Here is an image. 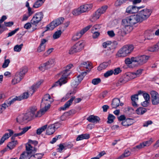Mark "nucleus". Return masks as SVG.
Listing matches in <instances>:
<instances>
[{
	"instance_id": "f257e3e1",
	"label": "nucleus",
	"mask_w": 159,
	"mask_h": 159,
	"mask_svg": "<svg viewBox=\"0 0 159 159\" xmlns=\"http://www.w3.org/2000/svg\"><path fill=\"white\" fill-rule=\"evenodd\" d=\"M72 66L73 65L70 64L66 67L65 70L61 73L62 75L60 79L53 85L51 88L59 85L61 86L67 82V78L70 75V70Z\"/></svg>"
},
{
	"instance_id": "f03ea898",
	"label": "nucleus",
	"mask_w": 159,
	"mask_h": 159,
	"mask_svg": "<svg viewBox=\"0 0 159 159\" xmlns=\"http://www.w3.org/2000/svg\"><path fill=\"white\" fill-rule=\"evenodd\" d=\"M53 101V99L49 94H45L42 98L41 103V106L43 108L41 112L43 113L46 111L50 108V104Z\"/></svg>"
},
{
	"instance_id": "7ed1b4c3",
	"label": "nucleus",
	"mask_w": 159,
	"mask_h": 159,
	"mask_svg": "<svg viewBox=\"0 0 159 159\" xmlns=\"http://www.w3.org/2000/svg\"><path fill=\"white\" fill-rule=\"evenodd\" d=\"M86 42L84 40H81L76 43L69 50V53L72 54L81 52L84 48Z\"/></svg>"
},
{
	"instance_id": "20e7f679",
	"label": "nucleus",
	"mask_w": 159,
	"mask_h": 159,
	"mask_svg": "<svg viewBox=\"0 0 159 159\" xmlns=\"http://www.w3.org/2000/svg\"><path fill=\"white\" fill-rule=\"evenodd\" d=\"M134 48V46L132 45L125 46L120 49L116 55L118 57H125L133 51Z\"/></svg>"
},
{
	"instance_id": "39448f33",
	"label": "nucleus",
	"mask_w": 159,
	"mask_h": 159,
	"mask_svg": "<svg viewBox=\"0 0 159 159\" xmlns=\"http://www.w3.org/2000/svg\"><path fill=\"white\" fill-rule=\"evenodd\" d=\"M31 116L30 114L27 113L22 114L18 116L16 119V121L19 124L23 125L32 120Z\"/></svg>"
},
{
	"instance_id": "423d86ee",
	"label": "nucleus",
	"mask_w": 159,
	"mask_h": 159,
	"mask_svg": "<svg viewBox=\"0 0 159 159\" xmlns=\"http://www.w3.org/2000/svg\"><path fill=\"white\" fill-rule=\"evenodd\" d=\"M133 75L130 73H126L123 75L118 80L116 83V86H119L128 82L130 80L134 78L132 76Z\"/></svg>"
},
{
	"instance_id": "0eeeda50",
	"label": "nucleus",
	"mask_w": 159,
	"mask_h": 159,
	"mask_svg": "<svg viewBox=\"0 0 159 159\" xmlns=\"http://www.w3.org/2000/svg\"><path fill=\"white\" fill-rule=\"evenodd\" d=\"M107 8V6L105 5L98 8L93 14L91 19V21L92 22H94L99 19L101 15L106 12Z\"/></svg>"
},
{
	"instance_id": "6e6552de",
	"label": "nucleus",
	"mask_w": 159,
	"mask_h": 159,
	"mask_svg": "<svg viewBox=\"0 0 159 159\" xmlns=\"http://www.w3.org/2000/svg\"><path fill=\"white\" fill-rule=\"evenodd\" d=\"M150 57L145 55H142L136 57H132V60L138 64L142 65L146 63L149 59Z\"/></svg>"
},
{
	"instance_id": "1a4fd4ad",
	"label": "nucleus",
	"mask_w": 159,
	"mask_h": 159,
	"mask_svg": "<svg viewBox=\"0 0 159 159\" xmlns=\"http://www.w3.org/2000/svg\"><path fill=\"white\" fill-rule=\"evenodd\" d=\"M92 26V25H89L84 28L82 30L77 31L75 33V34L73 36L72 38V40L73 41H76L80 39L82 35L87 31Z\"/></svg>"
},
{
	"instance_id": "9d476101",
	"label": "nucleus",
	"mask_w": 159,
	"mask_h": 159,
	"mask_svg": "<svg viewBox=\"0 0 159 159\" xmlns=\"http://www.w3.org/2000/svg\"><path fill=\"white\" fill-rule=\"evenodd\" d=\"M152 13L150 9H145L139 11V15L141 21L147 19L148 18Z\"/></svg>"
},
{
	"instance_id": "9b49d317",
	"label": "nucleus",
	"mask_w": 159,
	"mask_h": 159,
	"mask_svg": "<svg viewBox=\"0 0 159 159\" xmlns=\"http://www.w3.org/2000/svg\"><path fill=\"white\" fill-rule=\"evenodd\" d=\"M43 15L42 12H39L36 13L31 20V23L32 25L36 26L37 24L43 18Z\"/></svg>"
},
{
	"instance_id": "f8f14e48",
	"label": "nucleus",
	"mask_w": 159,
	"mask_h": 159,
	"mask_svg": "<svg viewBox=\"0 0 159 159\" xmlns=\"http://www.w3.org/2000/svg\"><path fill=\"white\" fill-rule=\"evenodd\" d=\"M37 110V108L36 107H33L30 108V111L27 112V114H30L31 116V118L33 119L34 117H40L42 115H43L44 113H42L41 111V109L40 111H38L36 114L35 112Z\"/></svg>"
},
{
	"instance_id": "ddd939ff",
	"label": "nucleus",
	"mask_w": 159,
	"mask_h": 159,
	"mask_svg": "<svg viewBox=\"0 0 159 159\" xmlns=\"http://www.w3.org/2000/svg\"><path fill=\"white\" fill-rule=\"evenodd\" d=\"M151 102L152 105H156L159 104V94L156 92L152 91L151 92Z\"/></svg>"
},
{
	"instance_id": "4468645a",
	"label": "nucleus",
	"mask_w": 159,
	"mask_h": 159,
	"mask_svg": "<svg viewBox=\"0 0 159 159\" xmlns=\"http://www.w3.org/2000/svg\"><path fill=\"white\" fill-rule=\"evenodd\" d=\"M85 5L81 6L80 7L77 9H74L72 11V13L73 15L75 16H78L81 14L87 12Z\"/></svg>"
},
{
	"instance_id": "2eb2a0df",
	"label": "nucleus",
	"mask_w": 159,
	"mask_h": 159,
	"mask_svg": "<svg viewBox=\"0 0 159 159\" xmlns=\"http://www.w3.org/2000/svg\"><path fill=\"white\" fill-rule=\"evenodd\" d=\"M131 25H133L138 22H141L139 16L138 15L128 17Z\"/></svg>"
},
{
	"instance_id": "dca6fc26",
	"label": "nucleus",
	"mask_w": 159,
	"mask_h": 159,
	"mask_svg": "<svg viewBox=\"0 0 159 159\" xmlns=\"http://www.w3.org/2000/svg\"><path fill=\"white\" fill-rule=\"evenodd\" d=\"M75 98V96L72 97L66 103L63 107L59 108V110L60 111L66 110V109L68 108L72 104L73 101L74 100Z\"/></svg>"
},
{
	"instance_id": "f3484780",
	"label": "nucleus",
	"mask_w": 159,
	"mask_h": 159,
	"mask_svg": "<svg viewBox=\"0 0 159 159\" xmlns=\"http://www.w3.org/2000/svg\"><path fill=\"white\" fill-rule=\"evenodd\" d=\"M26 152H27L30 155H33V153H34L36 151V149L32 146L29 143H27L25 145Z\"/></svg>"
},
{
	"instance_id": "a211bd4d",
	"label": "nucleus",
	"mask_w": 159,
	"mask_h": 159,
	"mask_svg": "<svg viewBox=\"0 0 159 159\" xmlns=\"http://www.w3.org/2000/svg\"><path fill=\"white\" fill-rule=\"evenodd\" d=\"M23 78L22 76H21L19 73L16 72L14 78L12 80V84L15 85L19 83Z\"/></svg>"
},
{
	"instance_id": "6ab92c4d",
	"label": "nucleus",
	"mask_w": 159,
	"mask_h": 159,
	"mask_svg": "<svg viewBox=\"0 0 159 159\" xmlns=\"http://www.w3.org/2000/svg\"><path fill=\"white\" fill-rule=\"evenodd\" d=\"M87 120L89 122L94 123H97L99 122L100 119L98 116L91 115L87 118Z\"/></svg>"
},
{
	"instance_id": "aec40b11",
	"label": "nucleus",
	"mask_w": 159,
	"mask_h": 159,
	"mask_svg": "<svg viewBox=\"0 0 159 159\" xmlns=\"http://www.w3.org/2000/svg\"><path fill=\"white\" fill-rule=\"evenodd\" d=\"M43 82L42 80H40L37 83L35 84L32 85L31 88L30 89L29 91V93L32 95L39 87L41 84Z\"/></svg>"
},
{
	"instance_id": "412c9836",
	"label": "nucleus",
	"mask_w": 159,
	"mask_h": 159,
	"mask_svg": "<svg viewBox=\"0 0 159 159\" xmlns=\"http://www.w3.org/2000/svg\"><path fill=\"white\" fill-rule=\"evenodd\" d=\"M123 104L122 103H120V100L118 98H114L112 100L111 103V106L113 108H116L119 105L123 106Z\"/></svg>"
},
{
	"instance_id": "4be33fe9",
	"label": "nucleus",
	"mask_w": 159,
	"mask_h": 159,
	"mask_svg": "<svg viewBox=\"0 0 159 159\" xmlns=\"http://www.w3.org/2000/svg\"><path fill=\"white\" fill-rule=\"evenodd\" d=\"M134 123V120L131 118H127L121 122V124L123 126L128 127L132 125Z\"/></svg>"
},
{
	"instance_id": "5701e85b",
	"label": "nucleus",
	"mask_w": 159,
	"mask_h": 159,
	"mask_svg": "<svg viewBox=\"0 0 159 159\" xmlns=\"http://www.w3.org/2000/svg\"><path fill=\"white\" fill-rule=\"evenodd\" d=\"M21 100V98L20 96L17 97L16 96L15 97L13 98L10 100H7L5 101V103L7 104L8 106H10L11 104H13L16 101L19 100L20 101Z\"/></svg>"
},
{
	"instance_id": "b1692460",
	"label": "nucleus",
	"mask_w": 159,
	"mask_h": 159,
	"mask_svg": "<svg viewBox=\"0 0 159 159\" xmlns=\"http://www.w3.org/2000/svg\"><path fill=\"white\" fill-rule=\"evenodd\" d=\"M47 128L46 134L48 135L53 134L55 131L54 126L52 125H49Z\"/></svg>"
},
{
	"instance_id": "393cba45",
	"label": "nucleus",
	"mask_w": 159,
	"mask_h": 159,
	"mask_svg": "<svg viewBox=\"0 0 159 159\" xmlns=\"http://www.w3.org/2000/svg\"><path fill=\"white\" fill-rule=\"evenodd\" d=\"M90 137V135L89 134H85L79 135L78 136L76 139L77 141L82 140L84 139H87Z\"/></svg>"
},
{
	"instance_id": "a878e982",
	"label": "nucleus",
	"mask_w": 159,
	"mask_h": 159,
	"mask_svg": "<svg viewBox=\"0 0 159 159\" xmlns=\"http://www.w3.org/2000/svg\"><path fill=\"white\" fill-rule=\"evenodd\" d=\"M131 99L132 101V105L134 107H137L138 106L137 104V101H138L139 98L138 94H134L131 96Z\"/></svg>"
},
{
	"instance_id": "bb28decb",
	"label": "nucleus",
	"mask_w": 159,
	"mask_h": 159,
	"mask_svg": "<svg viewBox=\"0 0 159 159\" xmlns=\"http://www.w3.org/2000/svg\"><path fill=\"white\" fill-rule=\"evenodd\" d=\"M31 126H27L23 128L22 129V131L18 133H15L14 134L13 136L15 137H16L21 136L23 134H25L27 132L29 129H30Z\"/></svg>"
},
{
	"instance_id": "cd10ccee",
	"label": "nucleus",
	"mask_w": 159,
	"mask_h": 159,
	"mask_svg": "<svg viewBox=\"0 0 159 159\" xmlns=\"http://www.w3.org/2000/svg\"><path fill=\"white\" fill-rule=\"evenodd\" d=\"M80 66L88 70H91L93 67L91 66V63L88 61L82 63Z\"/></svg>"
},
{
	"instance_id": "c85d7f7f",
	"label": "nucleus",
	"mask_w": 159,
	"mask_h": 159,
	"mask_svg": "<svg viewBox=\"0 0 159 159\" xmlns=\"http://www.w3.org/2000/svg\"><path fill=\"white\" fill-rule=\"evenodd\" d=\"M32 155H30L27 152H24L20 155L19 159H30V157H32Z\"/></svg>"
},
{
	"instance_id": "c756f323",
	"label": "nucleus",
	"mask_w": 159,
	"mask_h": 159,
	"mask_svg": "<svg viewBox=\"0 0 159 159\" xmlns=\"http://www.w3.org/2000/svg\"><path fill=\"white\" fill-rule=\"evenodd\" d=\"M109 65L108 62H106L101 64L98 67V70L99 71H101L106 68Z\"/></svg>"
},
{
	"instance_id": "7c9ffc66",
	"label": "nucleus",
	"mask_w": 159,
	"mask_h": 159,
	"mask_svg": "<svg viewBox=\"0 0 159 159\" xmlns=\"http://www.w3.org/2000/svg\"><path fill=\"white\" fill-rule=\"evenodd\" d=\"M147 111V110L145 108L139 107L136 110V112L138 115H142L145 113Z\"/></svg>"
},
{
	"instance_id": "2f4dec72",
	"label": "nucleus",
	"mask_w": 159,
	"mask_h": 159,
	"mask_svg": "<svg viewBox=\"0 0 159 159\" xmlns=\"http://www.w3.org/2000/svg\"><path fill=\"white\" fill-rule=\"evenodd\" d=\"M45 0H37L34 4L33 7L35 8H37L41 6L44 2Z\"/></svg>"
},
{
	"instance_id": "473e14b6",
	"label": "nucleus",
	"mask_w": 159,
	"mask_h": 159,
	"mask_svg": "<svg viewBox=\"0 0 159 159\" xmlns=\"http://www.w3.org/2000/svg\"><path fill=\"white\" fill-rule=\"evenodd\" d=\"M17 144L18 142L17 140L12 141L11 142L9 143L7 145V147L9 148L10 149H12Z\"/></svg>"
},
{
	"instance_id": "72a5a7b5",
	"label": "nucleus",
	"mask_w": 159,
	"mask_h": 159,
	"mask_svg": "<svg viewBox=\"0 0 159 159\" xmlns=\"http://www.w3.org/2000/svg\"><path fill=\"white\" fill-rule=\"evenodd\" d=\"M87 72L84 71L80 75L77 76L75 79L77 80L78 81H79L80 83L81 81L83 80L84 76L86 75Z\"/></svg>"
},
{
	"instance_id": "f704fd0d",
	"label": "nucleus",
	"mask_w": 159,
	"mask_h": 159,
	"mask_svg": "<svg viewBox=\"0 0 159 159\" xmlns=\"http://www.w3.org/2000/svg\"><path fill=\"white\" fill-rule=\"evenodd\" d=\"M129 20L128 17L123 19L121 23L122 26L123 27L127 26L128 25H131L129 23L130 22H129Z\"/></svg>"
},
{
	"instance_id": "c9c22d12",
	"label": "nucleus",
	"mask_w": 159,
	"mask_h": 159,
	"mask_svg": "<svg viewBox=\"0 0 159 159\" xmlns=\"http://www.w3.org/2000/svg\"><path fill=\"white\" fill-rule=\"evenodd\" d=\"M130 153L129 150H125L124 153L121 156L118 157L117 159H122L125 157H128L130 155Z\"/></svg>"
},
{
	"instance_id": "e433bc0d",
	"label": "nucleus",
	"mask_w": 159,
	"mask_h": 159,
	"mask_svg": "<svg viewBox=\"0 0 159 159\" xmlns=\"http://www.w3.org/2000/svg\"><path fill=\"white\" fill-rule=\"evenodd\" d=\"M64 19L62 17L59 18L58 19L53 21V23L56 26H57L60 25L61 23L63 21Z\"/></svg>"
},
{
	"instance_id": "4c0bfd02",
	"label": "nucleus",
	"mask_w": 159,
	"mask_h": 159,
	"mask_svg": "<svg viewBox=\"0 0 159 159\" xmlns=\"http://www.w3.org/2000/svg\"><path fill=\"white\" fill-rule=\"evenodd\" d=\"M56 27V26L53 21H52L46 26V30H45V31H47L49 30H52Z\"/></svg>"
},
{
	"instance_id": "58836bf2",
	"label": "nucleus",
	"mask_w": 159,
	"mask_h": 159,
	"mask_svg": "<svg viewBox=\"0 0 159 159\" xmlns=\"http://www.w3.org/2000/svg\"><path fill=\"white\" fill-rule=\"evenodd\" d=\"M143 7H137L135 6H132L131 14L135 13L139 11V9Z\"/></svg>"
},
{
	"instance_id": "ea45409f",
	"label": "nucleus",
	"mask_w": 159,
	"mask_h": 159,
	"mask_svg": "<svg viewBox=\"0 0 159 159\" xmlns=\"http://www.w3.org/2000/svg\"><path fill=\"white\" fill-rule=\"evenodd\" d=\"M27 72V69L26 68H21L19 72H18L17 73H18L21 76H22L23 77H24L25 73Z\"/></svg>"
},
{
	"instance_id": "a19ab883",
	"label": "nucleus",
	"mask_w": 159,
	"mask_h": 159,
	"mask_svg": "<svg viewBox=\"0 0 159 159\" xmlns=\"http://www.w3.org/2000/svg\"><path fill=\"white\" fill-rule=\"evenodd\" d=\"M47 125H44L38 129L37 130L36 133L38 135H39L43 131L47 129Z\"/></svg>"
},
{
	"instance_id": "79ce46f5",
	"label": "nucleus",
	"mask_w": 159,
	"mask_h": 159,
	"mask_svg": "<svg viewBox=\"0 0 159 159\" xmlns=\"http://www.w3.org/2000/svg\"><path fill=\"white\" fill-rule=\"evenodd\" d=\"M123 29L125 32H130L133 29V26L132 25H128L126 26H123Z\"/></svg>"
},
{
	"instance_id": "37998d69",
	"label": "nucleus",
	"mask_w": 159,
	"mask_h": 159,
	"mask_svg": "<svg viewBox=\"0 0 159 159\" xmlns=\"http://www.w3.org/2000/svg\"><path fill=\"white\" fill-rule=\"evenodd\" d=\"M116 118L115 117L111 114H109L107 118L108 120L107 122L108 123H111L113 122L114 120Z\"/></svg>"
},
{
	"instance_id": "c03bdc74",
	"label": "nucleus",
	"mask_w": 159,
	"mask_h": 159,
	"mask_svg": "<svg viewBox=\"0 0 159 159\" xmlns=\"http://www.w3.org/2000/svg\"><path fill=\"white\" fill-rule=\"evenodd\" d=\"M62 33V31L61 30L56 31L53 35V39H56L58 38L60 36Z\"/></svg>"
},
{
	"instance_id": "a18cd8bd",
	"label": "nucleus",
	"mask_w": 159,
	"mask_h": 159,
	"mask_svg": "<svg viewBox=\"0 0 159 159\" xmlns=\"http://www.w3.org/2000/svg\"><path fill=\"white\" fill-rule=\"evenodd\" d=\"M9 137L10 136H9L8 134H5L0 140V145L3 143L5 140L8 139Z\"/></svg>"
},
{
	"instance_id": "49530a36",
	"label": "nucleus",
	"mask_w": 159,
	"mask_h": 159,
	"mask_svg": "<svg viewBox=\"0 0 159 159\" xmlns=\"http://www.w3.org/2000/svg\"><path fill=\"white\" fill-rule=\"evenodd\" d=\"M125 32L122 29H119L116 34V35L118 36H123L125 34Z\"/></svg>"
},
{
	"instance_id": "de8ad7c7",
	"label": "nucleus",
	"mask_w": 159,
	"mask_h": 159,
	"mask_svg": "<svg viewBox=\"0 0 159 159\" xmlns=\"http://www.w3.org/2000/svg\"><path fill=\"white\" fill-rule=\"evenodd\" d=\"M48 67L47 64L45 63L41 65L39 68L40 70L43 71L46 69L49 68Z\"/></svg>"
},
{
	"instance_id": "09e8293b",
	"label": "nucleus",
	"mask_w": 159,
	"mask_h": 159,
	"mask_svg": "<svg viewBox=\"0 0 159 159\" xmlns=\"http://www.w3.org/2000/svg\"><path fill=\"white\" fill-rule=\"evenodd\" d=\"M76 90L75 89H74L73 91H70V92H69L67 93L65 97H64L63 98H65V99H67L68 98H70L71 95L74 94H75L76 93Z\"/></svg>"
},
{
	"instance_id": "8fccbe9b",
	"label": "nucleus",
	"mask_w": 159,
	"mask_h": 159,
	"mask_svg": "<svg viewBox=\"0 0 159 159\" xmlns=\"http://www.w3.org/2000/svg\"><path fill=\"white\" fill-rule=\"evenodd\" d=\"M23 45L22 43L20 45H16L15 46L14 49L15 51L17 52H20L23 46Z\"/></svg>"
},
{
	"instance_id": "3c124183",
	"label": "nucleus",
	"mask_w": 159,
	"mask_h": 159,
	"mask_svg": "<svg viewBox=\"0 0 159 159\" xmlns=\"http://www.w3.org/2000/svg\"><path fill=\"white\" fill-rule=\"evenodd\" d=\"M47 65L48 67L49 68L51 66L55 64V60L54 59H50L48 61L46 62Z\"/></svg>"
},
{
	"instance_id": "603ef678",
	"label": "nucleus",
	"mask_w": 159,
	"mask_h": 159,
	"mask_svg": "<svg viewBox=\"0 0 159 159\" xmlns=\"http://www.w3.org/2000/svg\"><path fill=\"white\" fill-rule=\"evenodd\" d=\"M8 107V105L5 102L2 104V105H0V114L2 113V112L5 110L6 108Z\"/></svg>"
},
{
	"instance_id": "864d4df0",
	"label": "nucleus",
	"mask_w": 159,
	"mask_h": 159,
	"mask_svg": "<svg viewBox=\"0 0 159 159\" xmlns=\"http://www.w3.org/2000/svg\"><path fill=\"white\" fill-rule=\"evenodd\" d=\"M159 49V42L153 47L150 48L149 51L152 52H154L157 50Z\"/></svg>"
},
{
	"instance_id": "5fc2aeb1",
	"label": "nucleus",
	"mask_w": 159,
	"mask_h": 159,
	"mask_svg": "<svg viewBox=\"0 0 159 159\" xmlns=\"http://www.w3.org/2000/svg\"><path fill=\"white\" fill-rule=\"evenodd\" d=\"M80 84L79 81H78L75 79L72 81L71 83V86L73 88H75L77 87Z\"/></svg>"
},
{
	"instance_id": "6e6d98bb",
	"label": "nucleus",
	"mask_w": 159,
	"mask_h": 159,
	"mask_svg": "<svg viewBox=\"0 0 159 159\" xmlns=\"http://www.w3.org/2000/svg\"><path fill=\"white\" fill-rule=\"evenodd\" d=\"M44 155L43 153H36L32 155V158L33 157L35 158L36 159H41Z\"/></svg>"
},
{
	"instance_id": "4d7b16f0",
	"label": "nucleus",
	"mask_w": 159,
	"mask_h": 159,
	"mask_svg": "<svg viewBox=\"0 0 159 159\" xmlns=\"http://www.w3.org/2000/svg\"><path fill=\"white\" fill-rule=\"evenodd\" d=\"M142 70L141 69H139L137 70L135 72H133V73H130L131 74H132L133 75H132L134 77V78H136L137 75H139L142 72Z\"/></svg>"
},
{
	"instance_id": "13d9d810",
	"label": "nucleus",
	"mask_w": 159,
	"mask_h": 159,
	"mask_svg": "<svg viewBox=\"0 0 159 159\" xmlns=\"http://www.w3.org/2000/svg\"><path fill=\"white\" fill-rule=\"evenodd\" d=\"M113 71L112 70H108L104 74V76L106 78H107L112 75L113 74Z\"/></svg>"
},
{
	"instance_id": "bf43d9fd",
	"label": "nucleus",
	"mask_w": 159,
	"mask_h": 159,
	"mask_svg": "<svg viewBox=\"0 0 159 159\" xmlns=\"http://www.w3.org/2000/svg\"><path fill=\"white\" fill-rule=\"evenodd\" d=\"M101 81V79L99 78L93 79L92 80V83L94 85H97Z\"/></svg>"
},
{
	"instance_id": "052dcab7",
	"label": "nucleus",
	"mask_w": 159,
	"mask_h": 159,
	"mask_svg": "<svg viewBox=\"0 0 159 159\" xmlns=\"http://www.w3.org/2000/svg\"><path fill=\"white\" fill-rule=\"evenodd\" d=\"M10 62V60L9 59H7L5 60L4 63L2 65V67L6 68L7 67Z\"/></svg>"
},
{
	"instance_id": "680f3d73",
	"label": "nucleus",
	"mask_w": 159,
	"mask_h": 159,
	"mask_svg": "<svg viewBox=\"0 0 159 159\" xmlns=\"http://www.w3.org/2000/svg\"><path fill=\"white\" fill-rule=\"evenodd\" d=\"M45 45H41L40 44L38 48L37 49L38 52H39L44 51L45 50Z\"/></svg>"
},
{
	"instance_id": "e2e57ef3",
	"label": "nucleus",
	"mask_w": 159,
	"mask_h": 159,
	"mask_svg": "<svg viewBox=\"0 0 159 159\" xmlns=\"http://www.w3.org/2000/svg\"><path fill=\"white\" fill-rule=\"evenodd\" d=\"M19 28L15 29V30L11 31L10 32L8 33V36L7 37L11 36L14 34L17 31L19 30Z\"/></svg>"
},
{
	"instance_id": "0e129e2a",
	"label": "nucleus",
	"mask_w": 159,
	"mask_h": 159,
	"mask_svg": "<svg viewBox=\"0 0 159 159\" xmlns=\"http://www.w3.org/2000/svg\"><path fill=\"white\" fill-rule=\"evenodd\" d=\"M64 144H60L59 145V147L58 148V151L59 152H62V151L64 149L65 150V148L64 147Z\"/></svg>"
},
{
	"instance_id": "69168bd1",
	"label": "nucleus",
	"mask_w": 159,
	"mask_h": 159,
	"mask_svg": "<svg viewBox=\"0 0 159 159\" xmlns=\"http://www.w3.org/2000/svg\"><path fill=\"white\" fill-rule=\"evenodd\" d=\"M66 149L67 148H71L72 146L73 145L70 142L66 143H63Z\"/></svg>"
},
{
	"instance_id": "338daca9",
	"label": "nucleus",
	"mask_w": 159,
	"mask_h": 159,
	"mask_svg": "<svg viewBox=\"0 0 159 159\" xmlns=\"http://www.w3.org/2000/svg\"><path fill=\"white\" fill-rule=\"evenodd\" d=\"M121 72V70L120 68L117 67L113 71V74L115 75H117Z\"/></svg>"
},
{
	"instance_id": "774afa93",
	"label": "nucleus",
	"mask_w": 159,
	"mask_h": 159,
	"mask_svg": "<svg viewBox=\"0 0 159 159\" xmlns=\"http://www.w3.org/2000/svg\"><path fill=\"white\" fill-rule=\"evenodd\" d=\"M85 5L87 12L91 10L93 6L92 4H86Z\"/></svg>"
}]
</instances>
